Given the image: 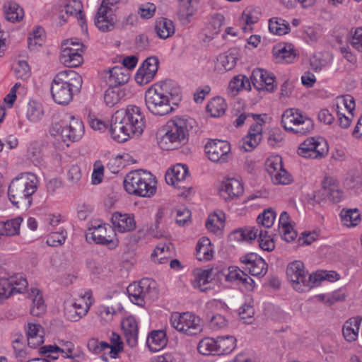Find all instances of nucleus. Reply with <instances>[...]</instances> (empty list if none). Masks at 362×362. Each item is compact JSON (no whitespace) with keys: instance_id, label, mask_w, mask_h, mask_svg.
Masks as SVG:
<instances>
[{"instance_id":"nucleus-59","label":"nucleus","mask_w":362,"mask_h":362,"mask_svg":"<svg viewBox=\"0 0 362 362\" xmlns=\"http://www.w3.org/2000/svg\"><path fill=\"white\" fill-rule=\"evenodd\" d=\"M260 140L261 138L248 133L242 140L243 144L241 148H243L245 151H251L259 144Z\"/></svg>"},{"instance_id":"nucleus-10","label":"nucleus","mask_w":362,"mask_h":362,"mask_svg":"<svg viewBox=\"0 0 362 362\" xmlns=\"http://www.w3.org/2000/svg\"><path fill=\"white\" fill-rule=\"evenodd\" d=\"M69 124H63L55 123L49 129V133L53 136L62 139L64 142L69 141H77L81 139L84 134L83 122L74 116L69 117Z\"/></svg>"},{"instance_id":"nucleus-32","label":"nucleus","mask_w":362,"mask_h":362,"mask_svg":"<svg viewBox=\"0 0 362 362\" xmlns=\"http://www.w3.org/2000/svg\"><path fill=\"white\" fill-rule=\"evenodd\" d=\"M30 298H31L33 300L30 314L33 316H40L45 313L46 305L40 291L37 288H32Z\"/></svg>"},{"instance_id":"nucleus-18","label":"nucleus","mask_w":362,"mask_h":362,"mask_svg":"<svg viewBox=\"0 0 362 362\" xmlns=\"http://www.w3.org/2000/svg\"><path fill=\"white\" fill-rule=\"evenodd\" d=\"M158 64L157 57H148L138 69L135 76L136 81L140 85H146L151 82L158 71Z\"/></svg>"},{"instance_id":"nucleus-24","label":"nucleus","mask_w":362,"mask_h":362,"mask_svg":"<svg viewBox=\"0 0 362 362\" xmlns=\"http://www.w3.org/2000/svg\"><path fill=\"white\" fill-rule=\"evenodd\" d=\"M44 329L40 324L28 323L26 328L28 344L36 348L44 342Z\"/></svg>"},{"instance_id":"nucleus-38","label":"nucleus","mask_w":362,"mask_h":362,"mask_svg":"<svg viewBox=\"0 0 362 362\" xmlns=\"http://www.w3.org/2000/svg\"><path fill=\"white\" fill-rule=\"evenodd\" d=\"M269 30L275 35H283L289 33V23L281 18H272L269 21Z\"/></svg>"},{"instance_id":"nucleus-11","label":"nucleus","mask_w":362,"mask_h":362,"mask_svg":"<svg viewBox=\"0 0 362 362\" xmlns=\"http://www.w3.org/2000/svg\"><path fill=\"white\" fill-rule=\"evenodd\" d=\"M328 146L325 141L321 139L310 137L300 144L298 154L305 158L321 159L328 153Z\"/></svg>"},{"instance_id":"nucleus-22","label":"nucleus","mask_w":362,"mask_h":362,"mask_svg":"<svg viewBox=\"0 0 362 362\" xmlns=\"http://www.w3.org/2000/svg\"><path fill=\"white\" fill-rule=\"evenodd\" d=\"M111 221L112 228L120 233L132 231L136 228V221L132 214L115 212L112 215Z\"/></svg>"},{"instance_id":"nucleus-25","label":"nucleus","mask_w":362,"mask_h":362,"mask_svg":"<svg viewBox=\"0 0 362 362\" xmlns=\"http://www.w3.org/2000/svg\"><path fill=\"white\" fill-rule=\"evenodd\" d=\"M273 54L278 62L291 63L297 56L292 44H279L273 49Z\"/></svg>"},{"instance_id":"nucleus-15","label":"nucleus","mask_w":362,"mask_h":362,"mask_svg":"<svg viewBox=\"0 0 362 362\" xmlns=\"http://www.w3.org/2000/svg\"><path fill=\"white\" fill-rule=\"evenodd\" d=\"M205 151L211 161L224 163L230 156V144L227 141L211 140L205 145Z\"/></svg>"},{"instance_id":"nucleus-64","label":"nucleus","mask_w":362,"mask_h":362,"mask_svg":"<svg viewBox=\"0 0 362 362\" xmlns=\"http://www.w3.org/2000/svg\"><path fill=\"white\" fill-rule=\"evenodd\" d=\"M226 71H230L236 64L237 58L233 54L221 55L218 59Z\"/></svg>"},{"instance_id":"nucleus-47","label":"nucleus","mask_w":362,"mask_h":362,"mask_svg":"<svg viewBox=\"0 0 362 362\" xmlns=\"http://www.w3.org/2000/svg\"><path fill=\"white\" fill-rule=\"evenodd\" d=\"M276 216V214L273 209L268 208L258 216L257 220L262 226L269 228L273 226Z\"/></svg>"},{"instance_id":"nucleus-62","label":"nucleus","mask_w":362,"mask_h":362,"mask_svg":"<svg viewBox=\"0 0 362 362\" xmlns=\"http://www.w3.org/2000/svg\"><path fill=\"white\" fill-rule=\"evenodd\" d=\"M8 279L12 283L13 295L23 293L28 286L26 279L23 277L19 279L11 278Z\"/></svg>"},{"instance_id":"nucleus-23","label":"nucleus","mask_w":362,"mask_h":362,"mask_svg":"<svg viewBox=\"0 0 362 362\" xmlns=\"http://www.w3.org/2000/svg\"><path fill=\"white\" fill-rule=\"evenodd\" d=\"M126 341L130 347H134L137 344L138 325L136 320L132 316L126 317L122 323Z\"/></svg>"},{"instance_id":"nucleus-41","label":"nucleus","mask_w":362,"mask_h":362,"mask_svg":"<svg viewBox=\"0 0 362 362\" xmlns=\"http://www.w3.org/2000/svg\"><path fill=\"white\" fill-rule=\"evenodd\" d=\"M60 62L67 67H77L83 62L81 53H70L69 51L62 50L60 55Z\"/></svg>"},{"instance_id":"nucleus-42","label":"nucleus","mask_w":362,"mask_h":362,"mask_svg":"<svg viewBox=\"0 0 362 362\" xmlns=\"http://www.w3.org/2000/svg\"><path fill=\"white\" fill-rule=\"evenodd\" d=\"M213 269H197L196 272V280L194 282V287L198 288L201 291L208 289L205 286L212 280Z\"/></svg>"},{"instance_id":"nucleus-35","label":"nucleus","mask_w":362,"mask_h":362,"mask_svg":"<svg viewBox=\"0 0 362 362\" xmlns=\"http://www.w3.org/2000/svg\"><path fill=\"white\" fill-rule=\"evenodd\" d=\"M22 222L23 218L18 216L15 218L0 223V235L6 236L18 235Z\"/></svg>"},{"instance_id":"nucleus-61","label":"nucleus","mask_w":362,"mask_h":362,"mask_svg":"<svg viewBox=\"0 0 362 362\" xmlns=\"http://www.w3.org/2000/svg\"><path fill=\"white\" fill-rule=\"evenodd\" d=\"M43 115V111L40 105H30L27 111V117L31 122L40 120Z\"/></svg>"},{"instance_id":"nucleus-56","label":"nucleus","mask_w":362,"mask_h":362,"mask_svg":"<svg viewBox=\"0 0 362 362\" xmlns=\"http://www.w3.org/2000/svg\"><path fill=\"white\" fill-rule=\"evenodd\" d=\"M339 279V274L334 271H322L313 275V282H315V286L322 280L329 281H335Z\"/></svg>"},{"instance_id":"nucleus-55","label":"nucleus","mask_w":362,"mask_h":362,"mask_svg":"<svg viewBox=\"0 0 362 362\" xmlns=\"http://www.w3.org/2000/svg\"><path fill=\"white\" fill-rule=\"evenodd\" d=\"M238 315L241 320H245V323H251L255 315L252 305L250 303L243 304L238 310Z\"/></svg>"},{"instance_id":"nucleus-54","label":"nucleus","mask_w":362,"mask_h":362,"mask_svg":"<svg viewBox=\"0 0 362 362\" xmlns=\"http://www.w3.org/2000/svg\"><path fill=\"white\" fill-rule=\"evenodd\" d=\"M246 84L250 87L249 80L243 75L235 76L229 83V88L233 91L238 92L239 90L247 88Z\"/></svg>"},{"instance_id":"nucleus-16","label":"nucleus","mask_w":362,"mask_h":362,"mask_svg":"<svg viewBox=\"0 0 362 362\" xmlns=\"http://www.w3.org/2000/svg\"><path fill=\"white\" fill-rule=\"evenodd\" d=\"M243 269L255 276H264L268 270L267 263L255 253H247L240 258Z\"/></svg>"},{"instance_id":"nucleus-3","label":"nucleus","mask_w":362,"mask_h":362,"mask_svg":"<svg viewBox=\"0 0 362 362\" xmlns=\"http://www.w3.org/2000/svg\"><path fill=\"white\" fill-rule=\"evenodd\" d=\"M171 81H164L160 85H153L145 93V103L151 113L157 116H164L172 112L174 108L172 102L178 97L180 90L172 87Z\"/></svg>"},{"instance_id":"nucleus-1","label":"nucleus","mask_w":362,"mask_h":362,"mask_svg":"<svg viewBox=\"0 0 362 362\" xmlns=\"http://www.w3.org/2000/svg\"><path fill=\"white\" fill-rule=\"evenodd\" d=\"M145 127V119L141 109L129 105L117 110L111 117L110 134L118 142H124L131 136H139Z\"/></svg>"},{"instance_id":"nucleus-29","label":"nucleus","mask_w":362,"mask_h":362,"mask_svg":"<svg viewBox=\"0 0 362 362\" xmlns=\"http://www.w3.org/2000/svg\"><path fill=\"white\" fill-rule=\"evenodd\" d=\"M66 14L74 16L77 18L82 29H87L85 16L83 13V4L79 0H70L65 6Z\"/></svg>"},{"instance_id":"nucleus-30","label":"nucleus","mask_w":362,"mask_h":362,"mask_svg":"<svg viewBox=\"0 0 362 362\" xmlns=\"http://www.w3.org/2000/svg\"><path fill=\"white\" fill-rule=\"evenodd\" d=\"M236 346V339L231 335L216 337V355L230 354Z\"/></svg>"},{"instance_id":"nucleus-21","label":"nucleus","mask_w":362,"mask_h":362,"mask_svg":"<svg viewBox=\"0 0 362 362\" xmlns=\"http://www.w3.org/2000/svg\"><path fill=\"white\" fill-rule=\"evenodd\" d=\"M104 78L110 87L117 88L128 82L129 74L127 69L122 66H114L104 71Z\"/></svg>"},{"instance_id":"nucleus-37","label":"nucleus","mask_w":362,"mask_h":362,"mask_svg":"<svg viewBox=\"0 0 362 362\" xmlns=\"http://www.w3.org/2000/svg\"><path fill=\"white\" fill-rule=\"evenodd\" d=\"M340 216L344 225L348 227L356 226L361 221V215L358 209H343Z\"/></svg>"},{"instance_id":"nucleus-39","label":"nucleus","mask_w":362,"mask_h":362,"mask_svg":"<svg viewBox=\"0 0 362 362\" xmlns=\"http://www.w3.org/2000/svg\"><path fill=\"white\" fill-rule=\"evenodd\" d=\"M5 16L11 22L20 21L23 17V10L15 2H8L4 6Z\"/></svg>"},{"instance_id":"nucleus-28","label":"nucleus","mask_w":362,"mask_h":362,"mask_svg":"<svg viewBox=\"0 0 362 362\" xmlns=\"http://www.w3.org/2000/svg\"><path fill=\"white\" fill-rule=\"evenodd\" d=\"M302 115L296 109L286 110L281 116V124L284 128L289 132H294V129L299 119H302Z\"/></svg>"},{"instance_id":"nucleus-26","label":"nucleus","mask_w":362,"mask_h":362,"mask_svg":"<svg viewBox=\"0 0 362 362\" xmlns=\"http://www.w3.org/2000/svg\"><path fill=\"white\" fill-rule=\"evenodd\" d=\"M167 343L168 339L163 330L152 331L146 340L148 349L153 352L162 349L167 345Z\"/></svg>"},{"instance_id":"nucleus-6","label":"nucleus","mask_w":362,"mask_h":362,"mask_svg":"<svg viewBox=\"0 0 362 362\" xmlns=\"http://www.w3.org/2000/svg\"><path fill=\"white\" fill-rule=\"evenodd\" d=\"M157 180L149 171L136 170L129 172L124 177V187L129 194L151 197L156 192Z\"/></svg>"},{"instance_id":"nucleus-9","label":"nucleus","mask_w":362,"mask_h":362,"mask_svg":"<svg viewBox=\"0 0 362 362\" xmlns=\"http://www.w3.org/2000/svg\"><path fill=\"white\" fill-rule=\"evenodd\" d=\"M170 321L176 330L189 336L197 335L203 329L200 317L189 312L173 313Z\"/></svg>"},{"instance_id":"nucleus-36","label":"nucleus","mask_w":362,"mask_h":362,"mask_svg":"<svg viewBox=\"0 0 362 362\" xmlns=\"http://www.w3.org/2000/svg\"><path fill=\"white\" fill-rule=\"evenodd\" d=\"M196 252L198 260H210L213 257V250L210 240L206 237L202 238L197 243Z\"/></svg>"},{"instance_id":"nucleus-7","label":"nucleus","mask_w":362,"mask_h":362,"mask_svg":"<svg viewBox=\"0 0 362 362\" xmlns=\"http://www.w3.org/2000/svg\"><path fill=\"white\" fill-rule=\"evenodd\" d=\"M130 300L139 306L145 304V300L158 298V292L156 282L150 279H143L139 283H133L127 288Z\"/></svg>"},{"instance_id":"nucleus-44","label":"nucleus","mask_w":362,"mask_h":362,"mask_svg":"<svg viewBox=\"0 0 362 362\" xmlns=\"http://www.w3.org/2000/svg\"><path fill=\"white\" fill-rule=\"evenodd\" d=\"M124 93L115 87H110L105 93L104 100L107 105L112 107L117 104Z\"/></svg>"},{"instance_id":"nucleus-57","label":"nucleus","mask_w":362,"mask_h":362,"mask_svg":"<svg viewBox=\"0 0 362 362\" xmlns=\"http://www.w3.org/2000/svg\"><path fill=\"white\" fill-rule=\"evenodd\" d=\"M87 347L90 351L94 354H99L108 349L110 344L105 341H98L95 338H91L88 341Z\"/></svg>"},{"instance_id":"nucleus-17","label":"nucleus","mask_w":362,"mask_h":362,"mask_svg":"<svg viewBox=\"0 0 362 362\" xmlns=\"http://www.w3.org/2000/svg\"><path fill=\"white\" fill-rule=\"evenodd\" d=\"M274 79L275 76L273 74L262 69H254L250 76V81L257 90H266L270 93L274 92L276 88Z\"/></svg>"},{"instance_id":"nucleus-63","label":"nucleus","mask_w":362,"mask_h":362,"mask_svg":"<svg viewBox=\"0 0 362 362\" xmlns=\"http://www.w3.org/2000/svg\"><path fill=\"white\" fill-rule=\"evenodd\" d=\"M65 238L66 236L63 232H52L49 235L47 239V243L49 246L57 247L64 243Z\"/></svg>"},{"instance_id":"nucleus-46","label":"nucleus","mask_w":362,"mask_h":362,"mask_svg":"<svg viewBox=\"0 0 362 362\" xmlns=\"http://www.w3.org/2000/svg\"><path fill=\"white\" fill-rule=\"evenodd\" d=\"M207 320L210 328L215 331L224 329L228 325L226 318L220 314H208Z\"/></svg>"},{"instance_id":"nucleus-5","label":"nucleus","mask_w":362,"mask_h":362,"mask_svg":"<svg viewBox=\"0 0 362 362\" xmlns=\"http://www.w3.org/2000/svg\"><path fill=\"white\" fill-rule=\"evenodd\" d=\"M83 83L82 77L73 70L59 72L51 84V94L58 104L67 105L73 98L74 92L79 91Z\"/></svg>"},{"instance_id":"nucleus-50","label":"nucleus","mask_w":362,"mask_h":362,"mask_svg":"<svg viewBox=\"0 0 362 362\" xmlns=\"http://www.w3.org/2000/svg\"><path fill=\"white\" fill-rule=\"evenodd\" d=\"M282 167V159L279 156H272L265 162V169L270 177L276 173Z\"/></svg>"},{"instance_id":"nucleus-58","label":"nucleus","mask_w":362,"mask_h":362,"mask_svg":"<svg viewBox=\"0 0 362 362\" xmlns=\"http://www.w3.org/2000/svg\"><path fill=\"white\" fill-rule=\"evenodd\" d=\"M13 295L12 283L8 279H0V300L8 298Z\"/></svg>"},{"instance_id":"nucleus-60","label":"nucleus","mask_w":362,"mask_h":362,"mask_svg":"<svg viewBox=\"0 0 362 362\" xmlns=\"http://www.w3.org/2000/svg\"><path fill=\"white\" fill-rule=\"evenodd\" d=\"M261 230L262 228H259V227L247 228L237 232V233L240 234L243 240L252 241L258 238Z\"/></svg>"},{"instance_id":"nucleus-13","label":"nucleus","mask_w":362,"mask_h":362,"mask_svg":"<svg viewBox=\"0 0 362 362\" xmlns=\"http://www.w3.org/2000/svg\"><path fill=\"white\" fill-rule=\"evenodd\" d=\"M188 177L189 171L187 167L185 165L178 163L166 172L165 180L167 184L183 189L181 194L187 196L192 189L191 187L185 184V180Z\"/></svg>"},{"instance_id":"nucleus-31","label":"nucleus","mask_w":362,"mask_h":362,"mask_svg":"<svg viewBox=\"0 0 362 362\" xmlns=\"http://www.w3.org/2000/svg\"><path fill=\"white\" fill-rule=\"evenodd\" d=\"M88 309L86 303L83 304L75 302L66 308L65 315L69 320L77 322L88 313Z\"/></svg>"},{"instance_id":"nucleus-27","label":"nucleus","mask_w":362,"mask_h":362,"mask_svg":"<svg viewBox=\"0 0 362 362\" xmlns=\"http://www.w3.org/2000/svg\"><path fill=\"white\" fill-rule=\"evenodd\" d=\"M361 317H356L348 320L343 326V335L347 341L351 342L357 339Z\"/></svg>"},{"instance_id":"nucleus-49","label":"nucleus","mask_w":362,"mask_h":362,"mask_svg":"<svg viewBox=\"0 0 362 362\" xmlns=\"http://www.w3.org/2000/svg\"><path fill=\"white\" fill-rule=\"evenodd\" d=\"M180 13L182 17H190L194 11L198 0H179Z\"/></svg>"},{"instance_id":"nucleus-2","label":"nucleus","mask_w":362,"mask_h":362,"mask_svg":"<svg viewBox=\"0 0 362 362\" xmlns=\"http://www.w3.org/2000/svg\"><path fill=\"white\" fill-rule=\"evenodd\" d=\"M195 122L191 118L175 117L162 126L157 132L160 148L170 151L178 148L187 141L189 131Z\"/></svg>"},{"instance_id":"nucleus-33","label":"nucleus","mask_w":362,"mask_h":362,"mask_svg":"<svg viewBox=\"0 0 362 362\" xmlns=\"http://www.w3.org/2000/svg\"><path fill=\"white\" fill-rule=\"evenodd\" d=\"M155 31L160 38L167 39L175 33L173 21L165 18L158 19L155 25Z\"/></svg>"},{"instance_id":"nucleus-45","label":"nucleus","mask_w":362,"mask_h":362,"mask_svg":"<svg viewBox=\"0 0 362 362\" xmlns=\"http://www.w3.org/2000/svg\"><path fill=\"white\" fill-rule=\"evenodd\" d=\"M257 241L259 247L263 250L270 252L275 247L274 240L267 230H261Z\"/></svg>"},{"instance_id":"nucleus-8","label":"nucleus","mask_w":362,"mask_h":362,"mask_svg":"<svg viewBox=\"0 0 362 362\" xmlns=\"http://www.w3.org/2000/svg\"><path fill=\"white\" fill-rule=\"evenodd\" d=\"M286 275L293 288L299 292H305L315 286L313 275L305 272L304 264L300 261L290 263L286 269Z\"/></svg>"},{"instance_id":"nucleus-48","label":"nucleus","mask_w":362,"mask_h":362,"mask_svg":"<svg viewBox=\"0 0 362 362\" xmlns=\"http://www.w3.org/2000/svg\"><path fill=\"white\" fill-rule=\"evenodd\" d=\"M342 107H344L348 114L353 117L352 112L355 109V101L351 95H346L337 98V110H341Z\"/></svg>"},{"instance_id":"nucleus-20","label":"nucleus","mask_w":362,"mask_h":362,"mask_svg":"<svg viewBox=\"0 0 362 362\" xmlns=\"http://www.w3.org/2000/svg\"><path fill=\"white\" fill-rule=\"evenodd\" d=\"M59 346L57 345H46L40 348V354L46 355L47 353L58 354L62 353V356L65 358H75L78 354L74 352L75 345L69 341L61 340L59 341Z\"/></svg>"},{"instance_id":"nucleus-52","label":"nucleus","mask_w":362,"mask_h":362,"mask_svg":"<svg viewBox=\"0 0 362 362\" xmlns=\"http://www.w3.org/2000/svg\"><path fill=\"white\" fill-rule=\"evenodd\" d=\"M223 21L224 16L223 15L220 13L214 15L207 28L209 30V34L214 35L219 33L221 28L223 25Z\"/></svg>"},{"instance_id":"nucleus-43","label":"nucleus","mask_w":362,"mask_h":362,"mask_svg":"<svg viewBox=\"0 0 362 362\" xmlns=\"http://www.w3.org/2000/svg\"><path fill=\"white\" fill-rule=\"evenodd\" d=\"M216 338L206 337L198 344V351L202 355L216 354Z\"/></svg>"},{"instance_id":"nucleus-14","label":"nucleus","mask_w":362,"mask_h":362,"mask_svg":"<svg viewBox=\"0 0 362 362\" xmlns=\"http://www.w3.org/2000/svg\"><path fill=\"white\" fill-rule=\"evenodd\" d=\"M114 229L108 224L95 221L90 223L86 233V239L92 240L97 244L108 245L113 242Z\"/></svg>"},{"instance_id":"nucleus-40","label":"nucleus","mask_w":362,"mask_h":362,"mask_svg":"<svg viewBox=\"0 0 362 362\" xmlns=\"http://www.w3.org/2000/svg\"><path fill=\"white\" fill-rule=\"evenodd\" d=\"M226 110V104L221 97L214 98L209 102L206 110L211 117H216L223 115Z\"/></svg>"},{"instance_id":"nucleus-4","label":"nucleus","mask_w":362,"mask_h":362,"mask_svg":"<svg viewBox=\"0 0 362 362\" xmlns=\"http://www.w3.org/2000/svg\"><path fill=\"white\" fill-rule=\"evenodd\" d=\"M37 189V178L32 173H23L15 177L8 189V199L17 208L28 209L33 202L32 195Z\"/></svg>"},{"instance_id":"nucleus-19","label":"nucleus","mask_w":362,"mask_h":362,"mask_svg":"<svg viewBox=\"0 0 362 362\" xmlns=\"http://www.w3.org/2000/svg\"><path fill=\"white\" fill-rule=\"evenodd\" d=\"M243 185L238 178H226L221 185L219 194L226 201L233 199L242 195Z\"/></svg>"},{"instance_id":"nucleus-51","label":"nucleus","mask_w":362,"mask_h":362,"mask_svg":"<svg viewBox=\"0 0 362 362\" xmlns=\"http://www.w3.org/2000/svg\"><path fill=\"white\" fill-rule=\"evenodd\" d=\"M274 185H288L292 182L293 178L283 167L276 173L271 176Z\"/></svg>"},{"instance_id":"nucleus-53","label":"nucleus","mask_w":362,"mask_h":362,"mask_svg":"<svg viewBox=\"0 0 362 362\" xmlns=\"http://www.w3.org/2000/svg\"><path fill=\"white\" fill-rule=\"evenodd\" d=\"M313 128V123L310 118L302 116V119H299V122L295 127L294 133L298 134H305L310 132Z\"/></svg>"},{"instance_id":"nucleus-12","label":"nucleus","mask_w":362,"mask_h":362,"mask_svg":"<svg viewBox=\"0 0 362 362\" xmlns=\"http://www.w3.org/2000/svg\"><path fill=\"white\" fill-rule=\"evenodd\" d=\"M115 1L110 2V0H103L100 6L95 18V25L102 32H107L113 30L117 21L112 6Z\"/></svg>"},{"instance_id":"nucleus-34","label":"nucleus","mask_w":362,"mask_h":362,"mask_svg":"<svg viewBox=\"0 0 362 362\" xmlns=\"http://www.w3.org/2000/svg\"><path fill=\"white\" fill-rule=\"evenodd\" d=\"M341 192L337 187L331 189H320L314 194V201L320 204L322 201L337 203L341 200Z\"/></svg>"}]
</instances>
